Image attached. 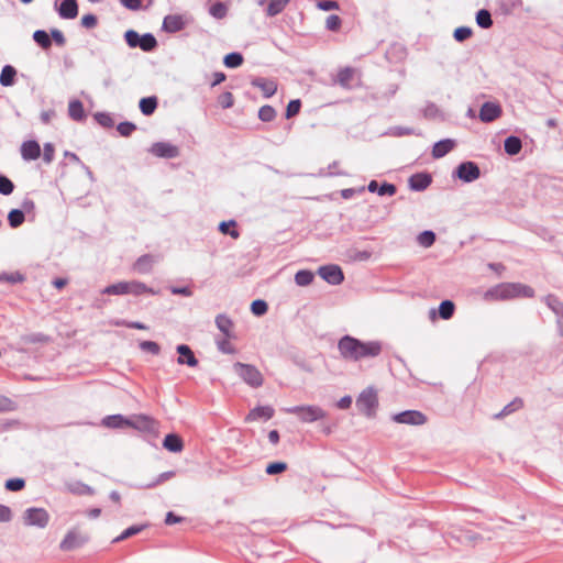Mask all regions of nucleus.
<instances>
[{"label": "nucleus", "instance_id": "24", "mask_svg": "<svg viewBox=\"0 0 563 563\" xmlns=\"http://www.w3.org/2000/svg\"><path fill=\"white\" fill-rule=\"evenodd\" d=\"M163 448L169 452L178 453L184 449L183 439L176 433H168L163 440Z\"/></svg>", "mask_w": 563, "mask_h": 563}, {"label": "nucleus", "instance_id": "60", "mask_svg": "<svg viewBox=\"0 0 563 563\" xmlns=\"http://www.w3.org/2000/svg\"><path fill=\"white\" fill-rule=\"evenodd\" d=\"M139 346L143 352H148L153 355H158L161 353L159 344L154 341H141Z\"/></svg>", "mask_w": 563, "mask_h": 563}, {"label": "nucleus", "instance_id": "2", "mask_svg": "<svg viewBox=\"0 0 563 563\" xmlns=\"http://www.w3.org/2000/svg\"><path fill=\"white\" fill-rule=\"evenodd\" d=\"M486 295L496 300L532 298L534 296V289L521 283H501L490 288Z\"/></svg>", "mask_w": 563, "mask_h": 563}, {"label": "nucleus", "instance_id": "10", "mask_svg": "<svg viewBox=\"0 0 563 563\" xmlns=\"http://www.w3.org/2000/svg\"><path fill=\"white\" fill-rule=\"evenodd\" d=\"M454 176L464 183H472L479 178L481 169L475 162H462L454 170Z\"/></svg>", "mask_w": 563, "mask_h": 563}, {"label": "nucleus", "instance_id": "7", "mask_svg": "<svg viewBox=\"0 0 563 563\" xmlns=\"http://www.w3.org/2000/svg\"><path fill=\"white\" fill-rule=\"evenodd\" d=\"M90 537L86 532H81L78 528L70 529L64 539L59 543V549L62 551H74L79 548H82L86 543H88Z\"/></svg>", "mask_w": 563, "mask_h": 563}, {"label": "nucleus", "instance_id": "14", "mask_svg": "<svg viewBox=\"0 0 563 563\" xmlns=\"http://www.w3.org/2000/svg\"><path fill=\"white\" fill-rule=\"evenodd\" d=\"M148 152L159 158H176L180 154L178 146L169 142H155L151 145Z\"/></svg>", "mask_w": 563, "mask_h": 563}, {"label": "nucleus", "instance_id": "50", "mask_svg": "<svg viewBox=\"0 0 563 563\" xmlns=\"http://www.w3.org/2000/svg\"><path fill=\"white\" fill-rule=\"evenodd\" d=\"M268 310V305L263 299H255L251 303V312L256 316L261 317L264 316Z\"/></svg>", "mask_w": 563, "mask_h": 563}, {"label": "nucleus", "instance_id": "41", "mask_svg": "<svg viewBox=\"0 0 563 563\" xmlns=\"http://www.w3.org/2000/svg\"><path fill=\"white\" fill-rule=\"evenodd\" d=\"M522 0H499L498 5L504 14H511L522 7Z\"/></svg>", "mask_w": 563, "mask_h": 563}, {"label": "nucleus", "instance_id": "5", "mask_svg": "<svg viewBox=\"0 0 563 563\" xmlns=\"http://www.w3.org/2000/svg\"><path fill=\"white\" fill-rule=\"evenodd\" d=\"M235 374L252 388H258L263 385L264 378L256 366L236 362L233 365Z\"/></svg>", "mask_w": 563, "mask_h": 563}, {"label": "nucleus", "instance_id": "37", "mask_svg": "<svg viewBox=\"0 0 563 563\" xmlns=\"http://www.w3.org/2000/svg\"><path fill=\"white\" fill-rule=\"evenodd\" d=\"M33 41L43 49L52 46L51 35L45 30H36L33 33Z\"/></svg>", "mask_w": 563, "mask_h": 563}, {"label": "nucleus", "instance_id": "18", "mask_svg": "<svg viewBox=\"0 0 563 563\" xmlns=\"http://www.w3.org/2000/svg\"><path fill=\"white\" fill-rule=\"evenodd\" d=\"M186 22L180 14H168L164 18L162 30L166 33H177L184 30Z\"/></svg>", "mask_w": 563, "mask_h": 563}, {"label": "nucleus", "instance_id": "34", "mask_svg": "<svg viewBox=\"0 0 563 563\" xmlns=\"http://www.w3.org/2000/svg\"><path fill=\"white\" fill-rule=\"evenodd\" d=\"M16 76V69L12 65H5L2 67L0 74V85L3 87H10L14 84Z\"/></svg>", "mask_w": 563, "mask_h": 563}, {"label": "nucleus", "instance_id": "31", "mask_svg": "<svg viewBox=\"0 0 563 563\" xmlns=\"http://www.w3.org/2000/svg\"><path fill=\"white\" fill-rule=\"evenodd\" d=\"M156 295L157 291L148 287L146 284L139 280L129 282V295L142 296V295Z\"/></svg>", "mask_w": 563, "mask_h": 563}, {"label": "nucleus", "instance_id": "1", "mask_svg": "<svg viewBox=\"0 0 563 563\" xmlns=\"http://www.w3.org/2000/svg\"><path fill=\"white\" fill-rule=\"evenodd\" d=\"M340 355L345 361L358 362L363 358L378 356L383 351L380 341L364 342L352 335L345 334L338 342Z\"/></svg>", "mask_w": 563, "mask_h": 563}, {"label": "nucleus", "instance_id": "17", "mask_svg": "<svg viewBox=\"0 0 563 563\" xmlns=\"http://www.w3.org/2000/svg\"><path fill=\"white\" fill-rule=\"evenodd\" d=\"M432 183L431 174L427 172L416 173L408 179V186L412 191H423Z\"/></svg>", "mask_w": 563, "mask_h": 563}, {"label": "nucleus", "instance_id": "54", "mask_svg": "<svg viewBox=\"0 0 563 563\" xmlns=\"http://www.w3.org/2000/svg\"><path fill=\"white\" fill-rule=\"evenodd\" d=\"M300 109H301L300 99L290 100L286 107L285 118L291 119V118L296 117L300 112Z\"/></svg>", "mask_w": 563, "mask_h": 563}, {"label": "nucleus", "instance_id": "30", "mask_svg": "<svg viewBox=\"0 0 563 563\" xmlns=\"http://www.w3.org/2000/svg\"><path fill=\"white\" fill-rule=\"evenodd\" d=\"M217 328L224 334L227 339L233 336L231 330L233 328V321L224 313H220L216 317Z\"/></svg>", "mask_w": 563, "mask_h": 563}, {"label": "nucleus", "instance_id": "23", "mask_svg": "<svg viewBox=\"0 0 563 563\" xmlns=\"http://www.w3.org/2000/svg\"><path fill=\"white\" fill-rule=\"evenodd\" d=\"M102 424L107 428L111 429H122L129 427L131 423V419L124 417L123 415H110L102 419Z\"/></svg>", "mask_w": 563, "mask_h": 563}, {"label": "nucleus", "instance_id": "48", "mask_svg": "<svg viewBox=\"0 0 563 563\" xmlns=\"http://www.w3.org/2000/svg\"><path fill=\"white\" fill-rule=\"evenodd\" d=\"M93 118L102 128L112 129L114 126V121L108 112H97Z\"/></svg>", "mask_w": 563, "mask_h": 563}, {"label": "nucleus", "instance_id": "57", "mask_svg": "<svg viewBox=\"0 0 563 563\" xmlns=\"http://www.w3.org/2000/svg\"><path fill=\"white\" fill-rule=\"evenodd\" d=\"M422 113L426 119H437L441 115L439 107L431 101L427 102L422 110Z\"/></svg>", "mask_w": 563, "mask_h": 563}, {"label": "nucleus", "instance_id": "40", "mask_svg": "<svg viewBox=\"0 0 563 563\" xmlns=\"http://www.w3.org/2000/svg\"><path fill=\"white\" fill-rule=\"evenodd\" d=\"M476 23L482 29H489L493 25V18L488 10L481 9L476 12Z\"/></svg>", "mask_w": 563, "mask_h": 563}, {"label": "nucleus", "instance_id": "33", "mask_svg": "<svg viewBox=\"0 0 563 563\" xmlns=\"http://www.w3.org/2000/svg\"><path fill=\"white\" fill-rule=\"evenodd\" d=\"M148 527H150V523L133 525V526L126 528L125 530H123L122 533L120 536H118L117 538H114L112 542L119 543L121 541H124V540L142 532L143 530H145Z\"/></svg>", "mask_w": 563, "mask_h": 563}, {"label": "nucleus", "instance_id": "49", "mask_svg": "<svg viewBox=\"0 0 563 563\" xmlns=\"http://www.w3.org/2000/svg\"><path fill=\"white\" fill-rule=\"evenodd\" d=\"M23 341L30 344H43L49 341V336L42 332H35L24 335Z\"/></svg>", "mask_w": 563, "mask_h": 563}, {"label": "nucleus", "instance_id": "21", "mask_svg": "<svg viewBox=\"0 0 563 563\" xmlns=\"http://www.w3.org/2000/svg\"><path fill=\"white\" fill-rule=\"evenodd\" d=\"M456 145L455 140L453 139H443L434 143L432 148V156L434 158L444 157L449 154Z\"/></svg>", "mask_w": 563, "mask_h": 563}, {"label": "nucleus", "instance_id": "8", "mask_svg": "<svg viewBox=\"0 0 563 563\" xmlns=\"http://www.w3.org/2000/svg\"><path fill=\"white\" fill-rule=\"evenodd\" d=\"M49 515L46 509L31 507L24 511L23 522L27 527L45 528L48 525Z\"/></svg>", "mask_w": 563, "mask_h": 563}, {"label": "nucleus", "instance_id": "13", "mask_svg": "<svg viewBox=\"0 0 563 563\" xmlns=\"http://www.w3.org/2000/svg\"><path fill=\"white\" fill-rule=\"evenodd\" d=\"M54 9L59 18L64 20L76 19L79 12L77 0H55Z\"/></svg>", "mask_w": 563, "mask_h": 563}, {"label": "nucleus", "instance_id": "27", "mask_svg": "<svg viewBox=\"0 0 563 563\" xmlns=\"http://www.w3.org/2000/svg\"><path fill=\"white\" fill-rule=\"evenodd\" d=\"M154 264V257L151 254L141 255L134 263L133 268L140 274H148Z\"/></svg>", "mask_w": 563, "mask_h": 563}, {"label": "nucleus", "instance_id": "59", "mask_svg": "<svg viewBox=\"0 0 563 563\" xmlns=\"http://www.w3.org/2000/svg\"><path fill=\"white\" fill-rule=\"evenodd\" d=\"M25 486V481L20 477H14L5 481L4 487L9 492H19Z\"/></svg>", "mask_w": 563, "mask_h": 563}, {"label": "nucleus", "instance_id": "53", "mask_svg": "<svg viewBox=\"0 0 563 563\" xmlns=\"http://www.w3.org/2000/svg\"><path fill=\"white\" fill-rule=\"evenodd\" d=\"M136 124H134L133 122H130V121H123V122H120L118 125H117V131L119 132V134L123 137H129L132 135V133L136 130Z\"/></svg>", "mask_w": 563, "mask_h": 563}, {"label": "nucleus", "instance_id": "36", "mask_svg": "<svg viewBox=\"0 0 563 563\" xmlns=\"http://www.w3.org/2000/svg\"><path fill=\"white\" fill-rule=\"evenodd\" d=\"M439 317L443 320H450L455 312V305L452 300H442L439 305Z\"/></svg>", "mask_w": 563, "mask_h": 563}, {"label": "nucleus", "instance_id": "52", "mask_svg": "<svg viewBox=\"0 0 563 563\" xmlns=\"http://www.w3.org/2000/svg\"><path fill=\"white\" fill-rule=\"evenodd\" d=\"M176 475V472L175 471H167V472H164L162 474H159L155 481L148 483V484H145L143 486H141V488H154L156 487L157 485L166 482V481H169L170 478H173L174 476Z\"/></svg>", "mask_w": 563, "mask_h": 563}, {"label": "nucleus", "instance_id": "39", "mask_svg": "<svg viewBox=\"0 0 563 563\" xmlns=\"http://www.w3.org/2000/svg\"><path fill=\"white\" fill-rule=\"evenodd\" d=\"M25 221L24 211L20 209H12L8 213L9 225L13 229L19 228Z\"/></svg>", "mask_w": 563, "mask_h": 563}, {"label": "nucleus", "instance_id": "25", "mask_svg": "<svg viewBox=\"0 0 563 563\" xmlns=\"http://www.w3.org/2000/svg\"><path fill=\"white\" fill-rule=\"evenodd\" d=\"M130 428L140 430V431H152L154 428V420L145 415H139L131 419Z\"/></svg>", "mask_w": 563, "mask_h": 563}, {"label": "nucleus", "instance_id": "35", "mask_svg": "<svg viewBox=\"0 0 563 563\" xmlns=\"http://www.w3.org/2000/svg\"><path fill=\"white\" fill-rule=\"evenodd\" d=\"M544 302L556 317L563 318V302L559 299L558 296L549 294L544 297Z\"/></svg>", "mask_w": 563, "mask_h": 563}, {"label": "nucleus", "instance_id": "20", "mask_svg": "<svg viewBox=\"0 0 563 563\" xmlns=\"http://www.w3.org/2000/svg\"><path fill=\"white\" fill-rule=\"evenodd\" d=\"M21 156L24 161H35L41 156V146L37 141L29 140L21 145Z\"/></svg>", "mask_w": 563, "mask_h": 563}, {"label": "nucleus", "instance_id": "32", "mask_svg": "<svg viewBox=\"0 0 563 563\" xmlns=\"http://www.w3.org/2000/svg\"><path fill=\"white\" fill-rule=\"evenodd\" d=\"M101 294L114 296L129 295V282H119L108 285L101 290Z\"/></svg>", "mask_w": 563, "mask_h": 563}, {"label": "nucleus", "instance_id": "47", "mask_svg": "<svg viewBox=\"0 0 563 563\" xmlns=\"http://www.w3.org/2000/svg\"><path fill=\"white\" fill-rule=\"evenodd\" d=\"M209 13L216 19H223L228 13V8L223 2L217 1L209 7Z\"/></svg>", "mask_w": 563, "mask_h": 563}, {"label": "nucleus", "instance_id": "51", "mask_svg": "<svg viewBox=\"0 0 563 563\" xmlns=\"http://www.w3.org/2000/svg\"><path fill=\"white\" fill-rule=\"evenodd\" d=\"M473 35V30L470 26H459L453 32V38L461 43L468 40Z\"/></svg>", "mask_w": 563, "mask_h": 563}, {"label": "nucleus", "instance_id": "6", "mask_svg": "<svg viewBox=\"0 0 563 563\" xmlns=\"http://www.w3.org/2000/svg\"><path fill=\"white\" fill-rule=\"evenodd\" d=\"M355 405L361 413L368 418L374 417L378 407V397L376 390L373 387H367L364 389L356 398Z\"/></svg>", "mask_w": 563, "mask_h": 563}, {"label": "nucleus", "instance_id": "46", "mask_svg": "<svg viewBox=\"0 0 563 563\" xmlns=\"http://www.w3.org/2000/svg\"><path fill=\"white\" fill-rule=\"evenodd\" d=\"M435 233L431 230H424L417 236L418 243L423 247H430L435 242Z\"/></svg>", "mask_w": 563, "mask_h": 563}, {"label": "nucleus", "instance_id": "11", "mask_svg": "<svg viewBox=\"0 0 563 563\" xmlns=\"http://www.w3.org/2000/svg\"><path fill=\"white\" fill-rule=\"evenodd\" d=\"M393 420L401 424L422 426L428 421V418L419 410L409 409L394 415Z\"/></svg>", "mask_w": 563, "mask_h": 563}, {"label": "nucleus", "instance_id": "19", "mask_svg": "<svg viewBox=\"0 0 563 563\" xmlns=\"http://www.w3.org/2000/svg\"><path fill=\"white\" fill-rule=\"evenodd\" d=\"M275 415V409L269 406V405H266V406H257L255 408H253L252 410H250V412L246 415L245 417V421L246 422H252V421H257V420H269L274 417Z\"/></svg>", "mask_w": 563, "mask_h": 563}, {"label": "nucleus", "instance_id": "58", "mask_svg": "<svg viewBox=\"0 0 563 563\" xmlns=\"http://www.w3.org/2000/svg\"><path fill=\"white\" fill-rule=\"evenodd\" d=\"M14 190L13 181L7 177L5 175H0V194L3 196H9Z\"/></svg>", "mask_w": 563, "mask_h": 563}, {"label": "nucleus", "instance_id": "62", "mask_svg": "<svg viewBox=\"0 0 563 563\" xmlns=\"http://www.w3.org/2000/svg\"><path fill=\"white\" fill-rule=\"evenodd\" d=\"M80 25L87 30L93 29L98 25V18L93 13H88L81 16Z\"/></svg>", "mask_w": 563, "mask_h": 563}, {"label": "nucleus", "instance_id": "43", "mask_svg": "<svg viewBox=\"0 0 563 563\" xmlns=\"http://www.w3.org/2000/svg\"><path fill=\"white\" fill-rule=\"evenodd\" d=\"M69 492L75 494V495H78V496H82V495H93L95 494V489L82 483V482H76L75 484L70 485L69 487Z\"/></svg>", "mask_w": 563, "mask_h": 563}, {"label": "nucleus", "instance_id": "22", "mask_svg": "<svg viewBox=\"0 0 563 563\" xmlns=\"http://www.w3.org/2000/svg\"><path fill=\"white\" fill-rule=\"evenodd\" d=\"M251 84L252 86L260 88L265 98H271L277 91V84L272 79L256 77Z\"/></svg>", "mask_w": 563, "mask_h": 563}, {"label": "nucleus", "instance_id": "26", "mask_svg": "<svg viewBox=\"0 0 563 563\" xmlns=\"http://www.w3.org/2000/svg\"><path fill=\"white\" fill-rule=\"evenodd\" d=\"M68 115L71 120L80 122L86 118L84 104L80 100L74 99L68 104Z\"/></svg>", "mask_w": 563, "mask_h": 563}, {"label": "nucleus", "instance_id": "63", "mask_svg": "<svg viewBox=\"0 0 563 563\" xmlns=\"http://www.w3.org/2000/svg\"><path fill=\"white\" fill-rule=\"evenodd\" d=\"M218 102L223 109H229L234 104V97L230 91H225L219 96Z\"/></svg>", "mask_w": 563, "mask_h": 563}, {"label": "nucleus", "instance_id": "56", "mask_svg": "<svg viewBox=\"0 0 563 563\" xmlns=\"http://www.w3.org/2000/svg\"><path fill=\"white\" fill-rule=\"evenodd\" d=\"M25 280V276L20 272H13V273H2L1 274V282L9 283L11 285L20 284Z\"/></svg>", "mask_w": 563, "mask_h": 563}, {"label": "nucleus", "instance_id": "4", "mask_svg": "<svg viewBox=\"0 0 563 563\" xmlns=\"http://www.w3.org/2000/svg\"><path fill=\"white\" fill-rule=\"evenodd\" d=\"M287 413L295 415L301 422L311 423L325 418V411L316 405H301L286 408Z\"/></svg>", "mask_w": 563, "mask_h": 563}, {"label": "nucleus", "instance_id": "29", "mask_svg": "<svg viewBox=\"0 0 563 563\" xmlns=\"http://www.w3.org/2000/svg\"><path fill=\"white\" fill-rule=\"evenodd\" d=\"M158 106V99L156 96L144 97L139 102V108L142 114L148 117L152 115Z\"/></svg>", "mask_w": 563, "mask_h": 563}, {"label": "nucleus", "instance_id": "55", "mask_svg": "<svg viewBox=\"0 0 563 563\" xmlns=\"http://www.w3.org/2000/svg\"><path fill=\"white\" fill-rule=\"evenodd\" d=\"M286 470H287V463L282 462V461H276V462L268 463L265 468V472L267 475H277V474H282Z\"/></svg>", "mask_w": 563, "mask_h": 563}, {"label": "nucleus", "instance_id": "9", "mask_svg": "<svg viewBox=\"0 0 563 563\" xmlns=\"http://www.w3.org/2000/svg\"><path fill=\"white\" fill-rule=\"evenodd\" d=\"M333 84L339 85L346 90H352L358 87L360 78H356V69L351 66L339 69L336 77L333 79Z\"/></svg>", "mask_w": 563, "mask_h": 563}, {"label": "nucleus", "instance_id": "44", "mask_svg": "<svg viewBox=\"0 0 563 563\" xmlns=\"http://www.w3.org/2000/svg\"><path fill=\"white\" fill-rule=\"evenodd\" d=\"M235 225H236L235 220L222 221L219 224V231L222 234L230 235L233 239H238L240 236V232L235 229H231V228H234Z\"/></svg>", "mask_w": 563, "mask_h": 563}, {"label": "nucleus", "instance_id": "45", "mask_svg": "<svg viewBox=\"0 0 563 563\" xmlns=\"http://www.w3.org/2000/svg\"><path fill=\"white\" fill-rule=\"evenodd\" d=\"M276 115V110L269 104H264L258 110V119L262 122H272L275 120Z\"/></svg>", "mask_w": 563, "mask_h": 563}, {"label": "nucleus", "instance_id": "15", "mask_svg": "<svg viewBox=\"0 0 563 563\" xmlns=\"http://www.w3.org/2000/svg\"><path fill=\"white\" fill-rule=\"evenodd\" d=\"M503 113L501 107L496 102L486 101L479 109V120L489 123L498 119Z\"/></svg>", "mask_w": 563, "mask_h": 563}, {"label": "nucleus", "instance_id": "42", "mask_svg": "<svg viewBox=\"0 0 563 563\" xmlns=\"http://www.w3.org/2000/svg\"><path fill=\"white\" fill-rule=\"evenodd\" d=\"M314 275L309 269H300L295 275V283L298 286H308L313 282Z\"/></svg>", "mask_w": 563, "mask_h": 563}, {"label": "nucleus", "instance_id": "3", "mask_svg": "<svg viewBox=\"0 0 563 563\" xmlns=\"http://www.w3.org/2000/svg\"><path fill=\"white\" fill-rule=\"evenodd\" d=\"M123 37L130 48L139 47L145 53L154 52L158 46L156 37L150 32L140 34L135 30L130 29L124 32Z\"/></svg>", "mask_w": 563, "mask_h": 563}, {"label": "nucleus", "instance_id": "38", "mask_svg": "<svg viewBox=\"0 0 563 563\" xmlns=\"http://www.w3.org/2000/svg\"><path fill=\"white\" fill-rule=\"evenodd\" d=\"M244 62V57L239 52H231L227 54L223 58V64L228 68H238L240 67Z\"/></svg>", "mask_w": 563, "mask_h": 563}, {"label": "nucleus", "instance_id": "61", "mask_svg": "<svg viewBox=\"0 0 563 563\" xmlns=\"http://www.w3.org/2000/svg\"><path fill=\"white\" fill-rule=\"evenodd\" d=\"M396 192H397V187L394 184L384 181V183L379 184L377 195L382 196V197L383 196H394Z\"/></svg>", "mask_w": 563, "mask_h": 563}, {"label": "nucleus", "instance_id": "64", "mask_svg": "<svg viewBox=\"0 0 563 563\" xmlns=\"http://www.w3.org/2000/svg\"><path fill=\"white\" fill-rule=\"evenodd\" d=\"M341 24H342V20L336 14H331L325 20V27L329 31H334V32L338 31L341 27Z\"/></svg>", "mask_w": 563, "mask_h": 563}, {"label": "nucleus", "instance_id": "12", "mask_svg": "<svg viewBox=\"0 0 563 563\" xmlns=\"http://www.w3.org/2000/svg\"><path fill=\"white\" fill-rule=\"evenodd\" d=\"M318 274L323 280L333 286L340 285L344 280L342 268L335 264L320 266Z\"/></svg>", "mask_w": 563, "mask_h": 563}, {"label": "nucleus", "instance_id": "16", "mask_svg": "<svg viewBox=\"0 0 563 563\" xmlns=\"http://www.w3.org/2000/svg\"><path fill=\"white\" fill-rule=\"evenodd\" d=\"M176 352L178 353L177 363L179 365H187L189 367L198 366L199 361L189 345L178 344Z\"/></svg>", "mask_w": 563, "mask_h": 563}, {"label": "nucleus", "instance_id": "28", "mask_svg": "<svg viewBox=\"0 0 563 563\" xmlns=\"http://www.w3.org/2000/svg\"><path fill=\"white\" fill-rule=\"evenodd\" d=\"M504 148L508 155L515 156L520 153L522 148V141L519 136L509 135L504 141Z\"/></svg>", "mask_w": 563, "mask_h": 563}]
</instances>
